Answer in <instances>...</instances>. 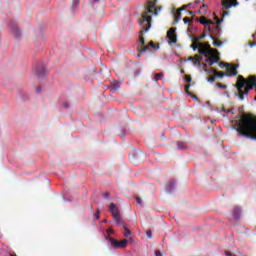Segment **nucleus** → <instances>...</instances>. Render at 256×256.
Returning <instances> with one entry per match:
<instances>
[{
	"mask_svg": "<svg viewBox=\"0 0 256 256\" xmlns=\"http://www.w3.org/2000/svg\"><path fill=\"white\" fill-rule=\"evenodd\" d=\"M160 11H161V6H157V0L147 1L145 10L142 13V18L139 21V24L141 25V31H140L137 51H139L140 53H145L147 51L153 52L159 49V44H155L154 41H150L148 45H145V38L143 37V33H147V31L151 29L152 17L153 15L157 17Z\"/></svg>",
	"mask_w": 256,
	"mask_h": 256,
	"instance_id": "f257e3e1",
	"label": "nucleus"
},
{
	"mask_svg": "<svg viewBox=\"0 0 256 256\" xmlns=\"http://www.w3.org/2000/svg\"><path fill=\"white\" fill-rule=\"evenodd\" d=\"M236 131L239 133L240 137H245L246 139H251L256 141V117L251 115H245L236 121Z\"/></svg>",
	"mask_w": 256,
	"mask_h": 256,
	"instance_id": "f03ea898",
	"label": "nucleus"
},
{
	"mask_svg": "<svg viewBox=\"0 0 256 256\" xmlns=\"http://www.w3.org/2000/svg\"><path fill=\"white\" fill-rule=\"evenodd\" d=\"M193 51H197L199 55H204L206 57V63H209L210 67H213L214 63H217L221 60L219 57V51L215 48H211V45L202 42H196L193 38V43L191 45Z\"/></svg>",
	"mask_w": 256,
	"mask_h": 256,
	"instance_id": "7ed1b4c3",
	"label": "nucleus"
},
{
	"mask_svg": "<svg viewBox=\"0 0 256 256\" xmlns=\"http://www.w3.org/2000/svg\"><path fill=\"white\" fill-rule=\"evenodd\" d=\"M238 91V97L240 101H243L248 95L249 91L256 87V76H250L245 80V77L238 76V80L234 85Z\"/></svg>",
	"mask_w": 256,
	"mask_h": 256,
	"instance_id": "20e7f679",
	"label": "nucleus"
},
{
	"mask_svg": "<svg viewBox=\"0 0 256 256\" xmlns=\"http://www.w3.org/2000/svg\"><path fill=\"white\" fill-rule=\"evenodd\" d=\"M200 23L201 25H205L206 29L208 27L210 33H213V35H216V37H219V35H221V20L217 19L216 22H213L202 16L200 18Z\"/></svg>",
	"mask_w": 256,
	"mask_h": 256,
	"instance_id": "39448f33",
	"label": "nucleus"
},
{
	"mask_svg": "<svg viewBox=\"0 0 256 256\" xmlns=\"http://www.w3.org/2000/svg\"><path fill=\"white\" fill-rule=\"evenodd\" d=\"M107 241H109L110 245L113 247V249H125L127 247V243H129L128 240H121L117 241L115 238L111 236L106 237Z\"/></svg>",
	"mask_w": 256,
	"mask_h": 256,
	"instance_id": "423d86ee",
	"label": "nucleus"
},
{
	"mask_svg": "<svg viewBox=\"0 0 256 256\" xmlns=\"http://www.w3.org/2000/svg\"><path fill=\"white\" fill-rule=\"evenodd\" d=\"M109 211L117 225H121V214L119 213V208H117L115 203L110 204Z\"/></svg>",
	"mask_w": 256,
	"mask_h": 256,
	"instance_id": "0eeeda50",
	"label": "nucleus"
},
{
	"mask_svg": "<svg viewBox=\"0 0 256 256\" xmlns=\"http://www.w3.org/2000/svg\"><path fill=\"white\" fill-rule=\"evenodd\" d=\"M232 7H237L236 0H222V9H231Z\"/></svg>",
	"mask_w": 256,
	"mask_h": 256,
	"instance_id": "6e6552de",
	"label": "nucleus"
},
{
	"mask_svg": "<svg viewBox=\"0 0 256 256\" xmlns=\"http://www.w3.org/2000/svg\"><path fill=\"white\" fill-rule=\"evenodd\" d=\"M47 73V69L45 68V65L39 64L36 68V75L41 79L42 77H45V74Z\"/></svg>",
	"mask_w": 256,
	"mask_h": 256,
	"instance_id": "1a4fd4ad",
	"label": "nucleus"
},
{
	"mask_svg": "<svg viewBox=\"0 0 256 256\" xmlns=\"http://www.w3.org/2000/svg\"><path fill=\"white\" fill-rule=\"evenodd\" d=\"M167 38L171 43H177V34H175V28H171L167 32Z\"/></svg>",
	"mask_w": 256,
	"mask_h": 256,
	"instance_id": "9d476101",
	"label": "nucleus"
},
{
	"mask_svg": "<svg viewBox=\"0 0 256 256\" xmlns=\"http://www.w3.org/2000/svg\"><path fill=\"white\" fill-rule=\"evenodd\" d=\"M230 68L227 69L226 77H236L237 75V66L229 65Z\"/></svg>",
	"mask_w": 256,
	"mask_h": 256,
	"instance_id": "9b49d317",
	"label": "nucleus"
},
{
	"mask_svg": "<svg viewBox=\"0 0 256 256\" xmlns=\"http://www.w3.org/2000/svg\"><path fill=\"white\" fill-rule=\"evenodd\" d=\"M120 87H121V85L119 84V82L113 81L110 84V91L112 93H115V91H119Z\"/></svg>",
	"mask_w": 256,
	"mask_h": 256,
	"instance_id": "f8f14e48",
	"label": "nucleus"
},
{
	"mask_svg": "<svg viewBox=\"0 0 256 256\" xmlns=\"http://www.w3.org/2000/svg\"><path fill=\"white\" fill-rule=\"evenodd\" d=\"M211 39L213 41L214 47H221V45H223V42L219 39H216L215 36H211Z\"/></svg>",
	"mask_w": 256,
	"mask_h": 256,
	"instance_id": "ddd939ff",
	"label": "nucleus"
},
{
	"mask_svg": "<svg viewBox=\"0 0 256 256\" xmlns=\"http://www.w3.org/2000/svg\"><path fill=\"white\" fill-rule=\"evenodd\" d=\"M124 237H130L131 236V230L127 228V225L124 224V232H123Z\"/></svg>",
	"mask_w": 256,
	"mask_h": 256,
	"instance_id": "4468645a",
	"label": "nucleus"
},
{
	"mask_svg": "<svg viewBox=\"0 0 256 256\" xmlns=\"http://www.w3.org/2000/svg\"><path fill=\"white\" fill-rule=\"evenodd\" d=\"M163 77H164L163 73H156L154 75V81H156V83H157V81H160V79H163Z\"/></svg>",
	"mask_w": 256,
	"mask_h": 256,
	"instance_id": "2eb2a0df",
	"label": "nucleus"
},
{
	"mask_svg": "<svg viewBox=\"0 0 256 256\" xmlns=\"http://www.w3.org/2000/svg\"><path fill=\"white\" fill-rule=\"evenodd\" d=\"M194 59V64L196 65V63H201V61L203 60V57L199 56V55H195L193 56Z\"/></svg>",
	"mask_w": 256,
	"mask_h": 256,
	"instance_id": "dca6fc26",
	"label": "nucleus"
},
{
	"mask_svg": "<svg viewBox=\"0 0 256 256\" xmlns=\"http://www.w3.org/2000/svg\"><path fill=\"white\" fill-rule=\"evenodd\" d=\"M12 31L14 32V35H16V37H19V35H21V33H19V28H17V26H13Z\"/></svg>",
	"mask_w": 256,
	"mask_h": 256,
	"instance_id": "f3484780",
	"label": "nucleus"
},
{
	"mask_svg": "<svg viewBox=\"0 0 256 256\" xmlns=\"http://www.w3.org/2000/svg\"><path fill=\"white\" fill-rule=\"evenodd\" d=\"M214 75L215 77H220L221 79H223V77H225V75L227 74H225V72H219L216 70V73Z\"/></svg>",
	"mask_w": 256,
	"mask_h": 256,
	"instance_id": "a211bd4d",
	"label": "nucleus"
},
{
	"mask_svg": "<svg viewBox=\"0 0 256 256\" xmlns=\"http://www.w3.org/2000/svg\"><path fill=\"white\" fill-rule=\"evenodd\" d=\"M240 213H241V209L240 208H236L234 210V217H235V219H239Z\"/></svg>",
	"mask_w": 256,
	"mask_h": 256,
	"instance_id": "6ab92c4d",
	"label": "nucleus"
},
{
	"mask_svg": "<svg viewBox=\"0 0 256 256\" xmlns=\"http://www.w3.org/2000/svg\"><path fill=\"white\" fill-rule=\"evenodd\" d=\"M196 43H201L202 39H205V34H202L200 37H194Z\"/></svg>",
	"mask_w": 256,
	"mask_h": 256,
	"instance_id": "aec40b11",
	"label": "nucleus"
},
{
	"mask_svg": "<svg viewBox=\"0 0 256 256\" xmlns=\"http://www.w3.org/2000/svg\"><path fill=\"white\" fill-rule=\"evenodd\" d=\"M205 73H213L215 75V73L217 72V70H215V68H210L209 70L207 68H204Z\"/></svg>",
	"mask_w": 256,
	"mask_h": 256,
	"instance_id": "412c9836",
	"label": "nucleus"
},
{
	"mask_svg": "<svg viewBox=\"0 0 256 256\" xmlns=\"http://www.w3.org/2000/svg\"><path fill=\"white\" fill-rule=\"evenodd\" d=\"M178 149H185L187 146L183 142H177Z\"/></svg>",
	"mask_w": 256,
	"mask_h": 256,
	"instance_id": "4be33fe9",
	"label": "nucleus"
},
{
	"mask_svg": "<svg viewBox=\"0 0 256 256\" xmlns=\"http://www.w3.org/2000/svg\"><path fill=\"white\" fill-rule=\"evenodd\" d=\"M216 87H218V89H227V85L221 83H217Z\"/></svg>",
	"mask_w": 256,
	"mask_h": 256,
	"instance_id": "5701e85b",
	"label": "nucleus"
},
{
	"mask_svg": "<svg viewBox=\"0 0 256 256\" xmlns=\"http://www.w3.org/2000/svg\"><path fill=\"white\" fill-rule=\"evenodd\" d=\"M191 21H193V20L189 17H184V19H183V22L185 23V25L191 23Z\"/></svg>",
	"mask_w": 256,
	"mask_h": 256,
	"instance_id": "b1692460",
	"label": "nucleus"
},
{
	"mask_svg": "<svg viewBox=\"0 0 256 256\" xmlns=\"http://www.w3.org/2000/svg\"><path fill=\"white\" fill-rule=\"evenodd\" d=\"M181 19V12L177 11L176 16H175V21H179Z\"/></svg>",
	"mask_w": 256,
	"mask_h": 256,
	"instance_id": "393cba45",
	"label": "nucleus"
},
{
	"mask_svg": "<svg viewBox=\"0 0 256 256\" xmlns=\"http://www.w3.org/2000/svg\"><path fill=\"white\" fill-rule=\"evenodd\" d=\"M207 81H208L209 83H214V81H215V76H210V77H208V78H207Z\"/></svg>",
	"mask_w": 256,
	"mask_h": 256,
	"instance_id": "a878e982",
	"label": "nucleus"
},
{
	"mask_svg": "<svg viewBox=\"0 0 256 256\" xmlns=\"http://www.w3.org/2000/svg\"><path fill=\"white\" fill-rule=\"evenodd\" d=\"M146 235H147V237H148L149 239H152V238H153V233L151 232V230H148V231L146 232Z\"/></svg>",
	"mask_w": 256,
	"mask_h": 256,
	"instance_id": "bb28decb",
	"label": "nucleus"
},
{
	"mask_svg": "<svg viewBox=\"0 0 256 256\" xmlns=\"http://www.w3.org/2000/svg\"><path fill=\"white\" fill-rule=\"evenodd\" d=\"M185 81H186V83H191V81H192L191 76L186 75V76H185Z\"/></svg>",
	"mask_w": 256,
	"mask_h": 256,
	"instance_id": "cd10ccee",
	"label": "nucleus"
},
{
	"mask_svg": "<svg viewBox=\"0 0 256 256\" xmlns=\"http://www.w3.org/2000/svg\"><path fill=\"white\" fill-rule=\"evenodd\" d=\"M81 0H73L72 5L73 7H77V4L80 3Z\"/></svg>",
	"mask_w": 256,
	"mask_h": 256,
	"instance_id": "c85d7f7f",
	"label": "nucleus"
},
{
	"mask_svg": "<svg viewBox=\"0 0 256 256\" xmlns=\"http://www.w3.org/2000/svg\"><path fill=\"white\" fill-rule=\"evenodd\" d=\"M106 233H107L108 235H111V233H114L113 228H108V229L106 230Z\"/></svg>",
	"mask_w": 256,
	"mask_h": 256,
	"instance_id": "c756f323",
	"label": "nucleus"
},
{
	"mask_svg": "<svg viewBox=\"0 0 256 256\" xmlns=\"http://www.w3.org/2000/svg\"><path fill=\"white\" fill-rule=\"evenodd\" d=\"M90 3L92 7H95V3H99V0H91Z\"/></svg>",
	"mask_w": 256,
	"mask_h": 256,
	"instance_id": "7c9ffc66",
	"label": "nucleus"
},
{
	"mask_svg": "<svg viewBox=\"0 0 256 256\" xmlns=\"http://www.w3.org/2000/svg\"><path fill=\"white\" fill-rule=\"evenodd\" d=\"M191 87V85H186L185 86V91H186V93H188V95H191V93H189V88Z\"/></svg>",
	"mask_w": 256,
	"mask_h": 256,
	"instance_id": "2f4dec72",
	"label": "nucleus"
},
{
	"mask_svg": "<svg viewBox=\"0 0 256 256\" xmlns=\"http://www.w3.org/2000/svg\"><path fill=\"white\" fill-rule=\"evenodd\" d=\"M191 5H193V4H188V5H184L183 7H182V9H180V11H183V10H185V9H187V7H191Z\"/></svg>",
	"mask_w": 256,
	"mask_h": 256,
	"instance_id": "473e14b6",
	"label": "nucleus"
},
{
	"mask_svg": "<svg viewBox=\"0 0 256 256\" xmlns=\"http://www.w3.org/2000/svg\"><path fill=\"white\" fill-rule=\"evenodd\" d=\"M155 256H163V254L161 253V251L155 250Z\"/></svg>",
	"mask_w": 256,
	"mask_h": 256,
	"instance_id": "72a5a7b5",
	"label": "nucleus"
},
{
	"mask_svg": "<svg viewBox=\"0 0 256 256\" xmlns=\"http://www.w3.org/2000/svg\"><path fill=\"white\" fill-rule=\"evenodd\" d=\"M220 67H221V69H223V67H229V64H225V63L221 62Z\"/></svg>",
	"mask_w": 256,
	"mask_h": 256,
	"instance_id": "f704fd0d",
	"label": "nucleus"
},
{
	"mask_svg": "<svg viewBox=\"0 0 256 256\" xmlns=\"http://www.w3.org/2000/svg\"><path fill=\"white\" fill-rule=\"evenodd\" d=\"M100 213H101V211H99V210L96 211V219H100V217H101V216L99 215Z\"/></svg>",
	"mask_w": 256,
	"mask_h": 256,
	"instance_id": "c9c22d12",
	"label": "nucleus"
},
{
	"mask_svg": "<svg viewBox=\"0 0 256 256\" xmlns=\"http://www.w3.org/2000/svg\"><path fill=\"white\" fill-rule=\"evenodd\" d=\"M136 202L138 205H141V198L140 197H136Z\"/></svg>",
	"mask_w": 256,
	"mask_h": 256,
	"instance_id": "e433bc0d",
	"label": "nucleus"
},
{
	"mask_svg": "<svg viewBox=\"0 0 256 256\" xmlns=\"http://www.w3.org/2000/svg\"><path fill=\"white\" fill-rule=\"evenodd\" d=\"M104 197H105V199H109L110 194H109V193H105V194H104Z\"/></svg>",
	"mask_w": 256,
	"mask_h": 256,
	"instance_id": "4c0bfd02",
	"label": "nucleus"
},
{
	"mask_svg": "<svg viewBox=\"0 0 256 256\" xmlns=\"http://www.w3.org/2000/svg\"><path fill=\"white\" fill-rule=\"evenodd\" d=\"M207 7V5H205V4H203L202 6H201V11H203V9H205Z\"/></svg>",
	"mask_w": 256,
	"mask_h": 256,
	"instance_id": "58836bf2",
	"label": "nucleus"
},
{
	"mask_svg": "<svg viewBox=\"0 0 256 256\" xmlns=\"http://www.w3.org/2000/svg\"><path fill=\"white\" fill-rule=\"evenodd\" d=\"M188 61H195V58H193V56L188 58Z\"/></svg>",
	"mask_w": 256,
	"mask_h": 256,
	"instance_id": "ea45409f",
	"label": "nucleus"
},
{
	"mask_svg": "<svg viewBox=\"0 0 256 256\" xmlns=\"http://www.w3.org/2000/svg\"><path fill=\"white\" fill-rule=\"evenodd\" d=\"M225 255L226 256H233V254L231 252H226Z\"/></svg>",
	"mask_w": 256,
	"mask_h": 256,
	"instance_id": "a19ab883",
	"label": "nucleus"
},
{
	"mask_svg": "<svg viewBox=\"0 0 256 256\" xmlns=\"http://www.w3.org/2000/svg\"><path fill=\"white\" fill-rule=\"evenodd\" d=\"M196 5H199V1H195L193 7H196Z\"/></svg>",
	"mask_w": 256,
	"mask_h": 256,
	"instance_id": "79ce46f5",
	"label": "nucleus"
},
{
	"mask_svg": "<svg viewBox=\"0 0 256 256\" xmlns=\"http://www.w3.org/2000/svg\"><path fill=\"white\" fill-rule=\"evenodd\" d=\"M255 45H256V42L250 43V47H255Z\"/></svg>",
	"mask_w": 256,
	"mask_h": 256,
	"instance_id": "37998d69",
	"label": "nucleus"
},
{
	"mask_svg": "<svg viewBox=\"0 0 256 256\" xmlns=\"http://www.w3.org/2000/svg\"><path fill=\"white\" fill-rule=\"evenodd\" d=\"M64 107H65L66 109H68L69 103L66 102V103L64 104Z\"/></svg>",
	"mask_w": 256,
	"mask_h": 256,
	"instance_id": "c03bdc74",
	"label": "nucleus"
},
{
	"mask_svg": "<svg viewBox=\"0 0 256 256\" xmlns=\"http://www.w3.org/2000/svg\"><path fill=\"white\" fill-rule=\"evenodd\" d=\"M36 91H37V93H39L41 91V87H37Z\"/></svg>",
	"mask_w": 256,
	"mask_h": 256,
	"instance_id": "a18cd8bd",
	"label": "nucleus"
},
{
	"mask_svg": "<svg viewBox=\"0 0 256 256\" xmlns=\"http://www.w3.org/2000/svg\"><path fill=\"white\" fill-rule=\"evenodd\" d=\"M225 15H229V12H224L223 16L225 17Z\"/></svg>",
	"mask_w": 256,
	"mask_h": 256,
	"instance_id": "49530a36",
	"label": "nucleus"
},
{
	"mask_svg": "<svg viewBox=\"0 0 256 256\" xmlns=\"http://www.w3.org/2000/svg\"><path fill=\"white\" fill-rule=\"evenodd\" d=\"M189 15H193V11H188Z\"/></svg>",
	"mask_w": 256,
	"mask_h": 256,
	"instance_id": "de8ad7c7",
	"label": "nucleus"
},
{
	"mask_svg": "<svg viewBox=\"0 0 256 256\" xmlns=\"http://www.w3.org/2000/svg\"><path fill=\"white\" fill-rule=\"evenodd\" d=\"M207 12V10H204V13H206ZM201 13V15H203V12H200Z\"/></svg>",
	"mask_w": 256,
	"mask_h": 256,
	"instance_id": "09e8293b",
	"label": "nucleus"
},
{
	"mask_svg": "<svg viewBox=\"0 0 256 256\" xmlns=\"http://www.w3.org/2000/svg\"><path fill=\"white\" fill-rule=\"evenodd\" d=\"M10 256H17V254H11Z\"/></svg>",
	"mask_w": 256,
	"mask_h": 256,
	"instance_id": "8fccbe9b",
	"label": "nucleus"
}]
</instances>
